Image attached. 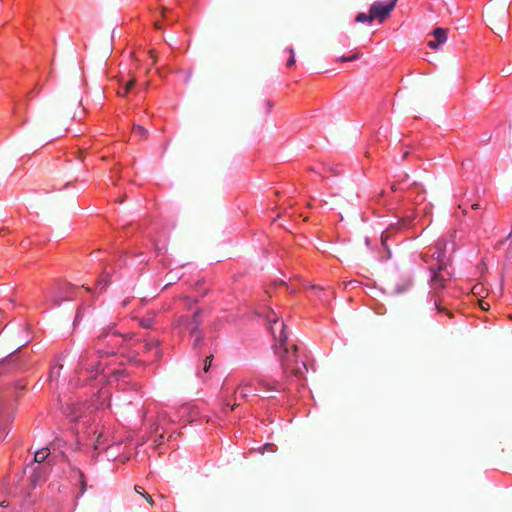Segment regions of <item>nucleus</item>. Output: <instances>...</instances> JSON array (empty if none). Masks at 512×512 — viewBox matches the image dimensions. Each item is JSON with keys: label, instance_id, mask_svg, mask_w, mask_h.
<instances>
[{"label": "nucleus", "instance_id": "09e8293b", "mask_svg": "<svg viewBox=\"0 0 512 512\" xmlns=\"http://www.w3.org/2000/svg\"><path fill=\"white\" fill-rule=\"evenodd\" d=\"M0 512H6L5 510L0 509Z\"/></svg>", "mask_w": 512, "mask_h": 512}, {"label": "nucleus", "instance_id": "20e7f679", "mask_svg": "<svg viewBox=\"0 0 512 512\" xmlns=\"http://www.w3.org/2000/svg\"><path fill=\"white\" fill-rule=\"evenodd\" d=\"M510 2L501 0L490 4L486 9V17L489 24L499 31L508 28Z\"/></svg>", "mask_w": 512, "mask_h": 512}, {"label": "nucleus", "instance_id": "c9c22d12", "mask_svg": "<svg viewBox=\"0 0 512 512\" xmlns=\"http://www.w3.org/2000/svg\"><path fill=\"white\" fill-rule=\"evenodd\" d=\"M7 507H8V504L5 501L0 503V509L4 510Z\"/></svg>", "mask_w": 512, "mask_h": 512}, {"label": "nucleus", "instance_id": "4468645a", "mask_svg": "<svg viewBox=\"0 0 512 512\" xmlns=\"http://www.w3.org/2000/svg\"><path fill=\"white\" fill-rule=\"evenodd\" d=\"M49 454L50 452L48 448H42L35 453L34 460L35 462L41 464L47 459Z\"/></svg>", "mask_w": 512, "mask_h": 512}, {"label": "nucleus", "instance_id": "a878e982", "mask_svg": "<svg viewBox=\"0 0 512 512\" xmlns=\"http://www.w3.org/2000/svg\"><path fill=\"white\" fill-rule=\"evenodd\" d=\"M239 392V397L242 398V399H247L248 395H249V391L248 389H235L234 391V399H236L237 397V393Z\"/></svg>", "mask_w": 512, "mask_h": 512}, {"label": "nucleus", "instance_id": "cd10ccee", "mask_svg": "<svg viewBox=\"0 0 512 512\" xmlns=\"http://www.w3.org/2000/svg\"><path fill=\"white\" fill-rule=\"evenodd\" d=\"M212 359H213V355H212V354H211V355H209V356H207V357L205 358V360H204V366H203V370H204L205 372H207V371L209 370V367H210V365H211Z\"/></svg>", "mask_w": 512, "mask_h": 512}, {"label": "nucleus", "instance_id": "a18cd8bd", "mask_svg": "<svg viewBox=\"0 0 512 512\" xmlns=\"http://www.w3.org/2000/svg\"><path fill=\"white\" fill-rule=\"evenodd\" d=\"M99 438H100V435H99V436H98V438H97V444H95V448H96V449L98 448V445L100 444Z\"/></svg>", "mask_w": 512, "mask_h": 512}, {"label": "nucleus", "instance_id": "ea45409f", "mask_svg": "<svg viewBox=\"0 0 512 512\" xmlns=\"http://www.w3.org/2000/svg\"><path fill=\"white\" fill-rule=\"evenodd\" d=\"M154 25L157 29H162V26L160 25L159 22H155Z\"/></svg>", "mask_w": 512, "mask_h": 512}, {"label": "nucleus", "instance_id": "e433bc0d", "mask_svg": "<svg viewBox=\"0 0 512 512\" xmlns=\"http://www.w3.org/2000/svg\"><path fill=\"white\" fill-rule=\"evenodd\" d=\"M226 406H230V410H234L238 406V404L233 403L232 405H230L229 403H226Z\"/></svg>", "mask_w": 512, "mask_h": 512}, {"label": "nucleus", "instance_id": "c756f323", "mask_svg": "<svg viewBox=\"0 0 512 512\" xmlns=\"http://www.w3.org/2000/svg\"><path fill=\"white\" fill-rule=\"evenodd\" d=\"M8 434L7 425H0V441H2Z\"/></svg>", "mask_w": 512, "mask_h": 512}, {"label": "nucleus", "instance_id": "6ab92c4d", "mask_svg": "<svg viewBox=\"0 0 512 512\" xmlns=\"http://www.w3.org/2000/svg\"><path fill=\"white\" fill-rule=\"evenodd\" d=\"M373 20L374 19L372 17V14H371L370 10H369L368 14H366V13H358L356 15V18H355L356 22H369V23H371Z\"/></svg>", "mask_w": 512, "mask_h": 512}, {"label": "nucleus", "instance_id": "a211bd4d", "mask_svg": "<svg viewBox=\"0 0 512 512\" xmlns=\"http://www.w3.org/2000/svg\"><path fill=\"white\" fill-rule=\"evenodd\" d=\"M134 490H135V492H136V493H138L139 495H141L142 497H144V499H145V500H146V501H147L151 506H153V505H154V501H153L152 497H151L148 493H146V492L144 491V489H143L141 486H137V485H136V486L134 487Z\"/></svg>", "mask_w": 512, "mask_h": 512}, {"label": "nucleus", "instance_id": "7ed1b4c3", "mask_svg": "<svg viewBox=\"0 0 512 512\" xmlns=\"http://www.w3.org/2000/svg\"><path fill=\"white\" fill-rule=\"evenodd\" d=\"M447 263H443L438 265L436 268L431 267L430 271L432 273V277L430 279V286L433 293L434 298V306L439 313L445 312L449 318H453V313L448 311L445 307L441 305V299L437 296L439 291L443 290L446 287L447 282L450 280L451 275L449 272H446Z\"/></svg>", "mask_w": 512, "mask_h": 512}, {"label": "nucleus", "instance_id": "37998d69", "mask_svg": "<svg viewBox=\"0 0 512 512\" xmlns=\"http://www.w3.org/2000/svg\"><path fill=\"white\" fill-rule=\"evenodd\" d=\"M391 190H392V191H396V190H397L396 184H392V185H391Z\"/></svg>", "mask_w": 512, "mask_h": 512}, {"label": "nucleus", "instance_id": "39448f33", "mask_svg": "<svg viewBox=\"0 0 512 512\" xmlns=\"http://www.w3.org/2000/svg\"><path fill=\"white\" fill-rule=\"evenodd\" d=\"M202 314V309L198 308L192 316H179L174 326L178 329L179 335L182 336L185 331H188L190 335H194V332L199 330V326L202 323Z\"/></svg>", "mask_w": 512, "mask_h": 512}, {"label": "nucleus", "instance_id": "473e14b6", "mask_svg": "<svg viewBox=\"0 0 512 512\" xmlns=\"http://www.w3.org/2000/svg\"><path fill=\"white\" fill-rule=\"evenodd\" d=\"M165 419H166V415H165V414H161V415L159 416V423H157L156 428H155V431H156V432L159 430V425H160V423H161V422H164V421H165Z\"/></svg>", "mask_w": 512, "mask_h": 512}, {"label": "nucleus", "instance_id": "49530a36", "mask_svg": "<svg viewBox=\"0 0 512 512\" xmlns=\"http://www.w3.org/2000/svg\"><path fill=\"white\" fill-rule=\"evenodd\" d=\"M389 233V230L385 231L383 234H382V239L384 238V236L388 235Z\"/></svg>", "mask_w": 512, "mask_h": 512}, {"label": "nucleus", "instance_id": "c85d7f7f", "mask_svg": "<svg viewBox=\"0 0 512 512\" xmlns=\"http://www.w3.org/2000/svg\"><path fill=\"white\" fill-rule=\"evenodd\" d=\"M358 56H359V54L355 53V54H353L351 56H348V57L342 56V57L339 58V60L342 61V62L354 61V60H356L358 58Z\"/></svg>", "mask_w": 512, "mask_h": 512}, {"label": "nucleus", "instance_id": "412c9836", "mask_svg": "<svg viewBox=\"0 0 512 512\" xmlns=\"http://www.w3.org/2000/svg\"><path fill=\"white\" fill-rule=\"evenodd\" d=\"M136 83V78L133 76L126 84H125V87L123 89V92H119V95L120 96H126L127 93L130 91V89L135 85Z\"/></svg>", "mask_w": 512, "mask_h": 512}, {"label": "nucleus", "instance_id": "a19ab883", "mask_svg": "<svg viewBox=\"0 0 512 512\" xmlns=\"http://www.w3.org/2000/svg\"><path fill=\"white\" fill-rule=\"evenodd\" d=\"M408 155H409V152H405V153L403 154V156H402V159H403V160L407 159Z\"/></svg>", "mask_w": 512, "mask_h": 512}, {"label": "nucleus", "instance_id": "ddd939ff", "mask_svg": "<svg viewBox=\"0 0 512 512\" xmlns=\"http://www.w3.org/2000/svg\"><path fill=\"white\" fill-rule=\"evenodd\" d=\"M432 35L438 41V43L443 44L447 40V30L441 27L435 28L432 32Z\"/></svg>", "mask_w": 512, "mask_h": 512}, {"label": "nucleus", "instance_id": "aec40b11", "mask_svg": "<svg viewBox=\"0 0 512 512\" xmlns=\"http://www.w3.org/2000/svg\"><path fill=\"white\" fill-rule=\"evenodd\" d=\"M413 283L411 280H406L404 283L398 285L395 289L397 294H401L405 291H408L412 287Z\"/></svg>", "mask_w": 512, "mask_h": 512}, {"label": "nucleus", "instance_id": "7c9ffc66", "mask_svg": "<svg viewBox=\"0 0 512 512\" xmlns=\"http://www.w3.org/2000/svg\"><path fill=\"white\" fill-rule=\"evenodd\" d=\"M441 44L438 43V41L435 39V41H429L428 42V46L431 48V49H437Z\"/></svg>", "mask_w": 512, "mask_h": 512}, {"label": "nucleus", "instance_id": "de8ad7c7", "mask_svg": "<svg viewBox=\"0 0 512 512\" xmlns=\"http://www.w3.org/2000/svg\"><path fill=\"white\" fill-rule=\"evenodd\" d=\"M158 437H159V440H162L164 438V434L160 433Z\"/></svg>", "mask_w": 512, "mask_h": 512}, {"label": "nucleus", "instance_id": "393cba45", "mask_svg": "<svg viewBox=\"0 0 512 512\" xmlns=\"http://www.w3.org/2000/svg\"><path fill=\"white\" fill-rule=\"evenodd\" d=\"M253 385V382L249 379H243L239 385L237 386V389H249Z\"/></svg>", "mask_w": 512, "mask_h": 512}, {"label": "nucleus", "instance_id": "f03ea898", "mask_svg": "<svg viewBox=\"0 0 512 512\" xmlns=\"http://www.w3.org/2000/svg\"><path fill=\"white\" fill-rule=\"evenodd\" d=\"M271 332L278 344L274 346L275 354L279 357L283 373L286 377H295L298 380L305 379L307 372L306 363L298 360L297 346L292 344L289 348L286 341L288 332L283 322L277 319L271 320Z\"/></svg>", "mask_w": 512, "mask_h": 512}, {"label": "nucleus", "instance_id": "f257e3e1", "mask_svg": "<svg viewBox=\"0 0 512 512\" xmlns=\"http://www.w3.org/2000/svg\"><path fill=\"white\" fill-rule=\"evenodd\" d=\"M271 332L278 344L274 346L275 354L279 357L283 373L286 377H295L298 380L305 379L307 372L306 363L298 360L297 346L292 344L289 348L286 341L288 332L283 322L277 319L271 320Z\"/></svg>", "mask_w": 512, "mask_h": 512}, {"label": "nucleus", "instance_id": "f3484780", "mask_svg": "<svg viewBox=\"0 0 512 512\" xmlns=\"http://www.w3.org/2000/svg\"><path fill=\"white\" fill-rule=\"evenodd\" d=\"M194 337V340H193V348L195 350H199L201 349L202 347V340H203V334L200 330H198L197 332H194V335H192Z\"/></svg>", "mask_w": 512, "mask_h": 512}, {"label": "nucleus", "instance_id": "f8f14e48", "mask_svg": "<svg viewBox=\"0 0 512 512\" xmlns=\"http://www.w3.org/2000/svg\"><path fill=\"white\" fill-rule=\"evenodd\" d=\"M259 386L265 390H268V391H274V390H277L278 389V385L279 383L277 381H268L264 378H259L257 380Z\"/></svg>", "mask_w": 512, "mask_h": 512}, {"label": "nucleus", "instance_id": "9b49d317", "mask_svg": "<svg viewBox=\"0 0 512 512\" xmlns=\"http://www.w3.org/2000/svg\"><path fill=\"white\" fill-rule=\"evenodd\" d=\"M160 342L157 339L149 340L145 343V351H151L153 349L156 350L155 357L160 359L162 357V352L159 349Z\"/></svg>", "mask_w": 512, "mask_h": 512}, {"label": "nucleus", "instance_id": "0eeeda50", "mask_svg": "<svg viewBox=\"0 0 512 512\" xmlns=\"http://www.w3.org/2000/svg\"><path fill=\"white\" fill-rule=\"evenodd\" d=\"M94 352H91L89 350L84 351L79 359V370H86L87 372H95L94 375L98 373V365L99 362L94 359Z\"/></svg>", "mask_w": 512, "mask_h": 512}, {"label": "nucleus", "instance_id": "4c0bfd02", "mask_svg": "<svg viewBox=\"0 0 512 512\" xmlns=\"http://www.w3.org/2000/svg\"><path fill=\"white\" fill-rule=\"evenodd\" d=\"M161 12H162V16H163V17H166V16H165V14H166V12H167V9H166V8H164V7H162V8H161Z\"/></svg>", "mask_w": 512, "mask_h": 512}, {"label": "nucleus", "instance_id": "1a4fd4ad", "mask_svg": "<svg viewBox=\"0 0 512 512\" xmlns=\"http://www.w3.org/2000/svg\"><path fill=\"white\" fill-rule=\"evenodd\" d=\"M51 470V467H46V466H38L36 467L29 480H30V485L35 488L37 485L43 483L46 481L47 479V476L49 474Z\"/></svg>", "mask_w": 512, "mask_h": 512}, {"label": "nucleus", "instance_id": "423d86ee", "mask_svg": "<svg viewBox=\"0 0 512 512\" xmlns=\"http://www.w3.org/2000/svg\"><path fill=\"white\" fill-rule=\"evenodd\" d=\"M397 0H392L387 4H384L381 1H376L370 6V11L374 20H378L382 23L385 19H387L390 13L395 8Z\"/></svg>", "mask_w": 512, "mask_h": 512}, {"label": "nucleus", "instance_id": "58836bf2", "mask_svg": "<svg viewBox=\"0 0 512 512\" xmlns=\"http://www.w3.org/2000/svg\"><path fill=\"white\" fill-rule=\"evenodd\" d=\"M150 56L153 58V61L156 60V57L154 55V52L152 50L149 51Z\"/></svg>", "mask_w": 512, "mask_h": 512}, {"label": "nucleus", "instance_id": "2f4dec72", "mask_svg": "<svg viewBox=\"0 0 512 512\" xmlns=\"http://www.w3.org/2000/svg\"><path fill=\"white\" fill-rule=\"evenodd\" d=\"M41 89H42V86H41V85H39V84H37V85L34 87V89H33V90H31V91L28 93L27 98H29V96H30L32 93H34V92H35L36 94H38V93L41 91Z\"/></svg>", "mask_w": 512, "mask_h": 512}, {"label": "nucleus", "instance_id": "dca6fc26", "mask_svg": "<svg viewBox=\"0 0 512 512\" xmlns=\"http://www.w3.org/2000/svg\"><path fill=\"white\" fill-rule=\"evenodd\" d=\"M133 133L137 135L141 140H146L148 138V130L145 129L141 125H134L133 126Z\"/></svg>", "mask_w": 512, "mask_h": 512}, {"label": "nucleus", "instance_id": "b1692460", "mask_svg": "<svg viewBox=\"0 0 512 512\" xmlns=\"http://www.w3.org/2000/svg\"><path fill=\"white\" fill-rule=\"evenodd\" d=\"M109 281L106 278H101L97 282V288L100 290V292H103L108 287Z\"/></svg>", "mask_w": 512, "mask_h": 512}, {"label": "nucleus", "instance_id": "9d476101", "mask_svg": "<svg viewBox=\"0 0 512 512\" xmlns=\"http://www.w3.org/2000/svg\"><path fill=\"white\" fill-rule=\"evenodd\" d=\"M446 241L438 240L435 249L436 251L432 254V256L437 260L438 265L446 263L445 261V249H446Z\"/></svg>", "mask_w": 512, "mask_h": 512}, {"label": "nucleus", "instance_id": "2eb2a0df", "mask_svg": "<svg viewBox=\"0 0 512 512\" xmlns=\"http://www.w3.org/2000/svg\"><path fill=\"white\" fill-rule=\"evenodd\" d=\"M74 471L77 474L78 482H79V485H80V493H79V495H83L86 492V489H87V484H86L85 476H84L83 472L80 471L79 469H75Z\"/></svg>", "mask_w": 512, "mask_h": 512}, {"label": "nucleus", "instance_id": "6e6552de", "mask_svg": "<svg viewBox=\"0 0 512 512\" xmlns=\"http://www.w3.org/2000/svg\"><path fill=\"white\" fill-rule=\"evenodd\" d=\"M110 330H111L110 327L104 329L98 335L97 340L102 341V340L106 339L107 337H109L108 344L111 345V347H112L111 350H100L99 349V350H96L95 353L104 354V355H110V354L115 353L114 348L120 344V335L117 334L116 332L110 333Z\"/></svg>", "mask_w": 512, "mask_h": 512}, {"label": "nucleus", "instance_id": "f704fd0d", "mask_svg": "<svg viewBox=\"0 0 512 512\" xmlns=\"http://www.w3.org/2000/svg\"><path fill=\"white\" fill-rule=\"evenodd\" d=\"M69 417L72 421H76L80 418V416L76 413L70 414Z\"/></svg>", "mask_w": 512, "mask_h": 512}, {"label": "nucleus", "instance_id": "79ce46f5", "mask_svg": "<svg viewBox=\"0 0 512 512\" xmlns=\"http://www.w3.org/2000/svg\"><path fill=\"white\" fill-rule=\"evenodd\" d=\"M479 207H480V205L478 203H475V204L472 205L473 209H478Z\"/></svg>", "mask_w": 512, "mask_h": 512}, {"label": "nucleus", "instance_id": "4be33fe9", "mask_svg": "<svg viewBox=\"0 0 512 512\" xmlns=\"http://www.w3.org/2000/svg\"><path fill=\"white\" fill-rule=\"evenodd\" d=\"M153 323H154V319L151 317L139 319V325L144 329H148V328L152 327Z\"/></svg>", "mask_w": 512, "mask_h": 512}, {"label": "nucleus", "instance_id": "bb28decb", "mask_svg": "<svg viewBox=\"0 0 512 512\" xmlns=\"http://www.w3.org/2000/svg\"><path fill=\"white\" fill-rule=\"evenodd\" d=\"M289 53L291 54L290 58L288 59L286 66L292 67L295 64V57H294V49L289 48Z\"/></svg>", "mask_w": 512, "mask_h": 512}, {"label": "nucleus", "instance_id": "c03bdc74", "mask_svg": "<svg viewBox=\"0 0 512 512\" xmlns=\"http://www.w3.org/2000/svg\"><path fill=\"white\" fill-rule=\"evenodd\" d=\"M408 178H409V175H408L407 173H405V174L403 175V179H402V180L404 181V180H407Z\"/></svg>", "mask_w": 512, "mask_h": 512}, {"label": "nucleus", "instance_id": "72a5a7b5", "mask_svg": "<svg viewBox=\"0 0 512 512\" xmlns=\"http://www.w3.org/2000/svg\"><path fill=\"white\" fill-rule=\"evenodd\" d=\"M480 307L483 309V310H487L489 308V304L484 302V301H480Z\"/></svg>", "mask_w": 512, "mask_h": 512}, {"label": "nucleus", "instance_id": "5701e85b", "mask_svg": "<svg viewBox=\"0 0 512 512\" xmlns=\"http://www.w3.org/2000/svg\"><path fill=\"white\" fill-rule=\"evenodd\" d=\"M63 366L61 364L54 366L50 371V378L51 379H57L60 375L61 369Z\"/></svg>", "mask_w": 512, "mask_h": 512}]
</instances>
